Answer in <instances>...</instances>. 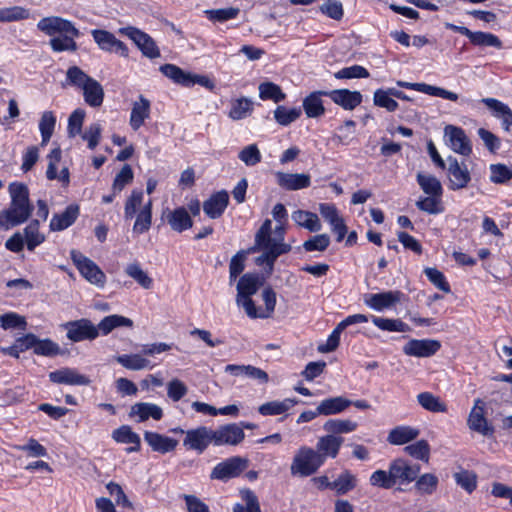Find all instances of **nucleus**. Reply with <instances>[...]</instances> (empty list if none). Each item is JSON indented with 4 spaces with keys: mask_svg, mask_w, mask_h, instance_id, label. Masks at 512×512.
Listing matches in <instances>:
<instances>
[{
    "mask_svg": "<svg viewBox=\"0 0 512 512\" xmlns=\"http://www.w3.org/2000/svg\"><path fill=\"white\" fill-rule=\"evenodd\" d=\"M49 379L53 383L65 385L87 386L91 383L86 375L80 374L76 369L69 367L50 372Z\"/></svg>",
    "mask_w": 512,
    "mask_h": 512,
    "instance_id": "4be33fe9",
    "label": "nucleus"
},
{
    "mask_svg": "<svg viewBox=\"0 0 512 512\" xmlns=\"http://www.w3.org/2000/svg\"><path fill=\"white\" fill-rule=\"evenodd\" d=\"M236 290V304L244 308L250 318L256 319V306L252 300L256 294V273L248 272L242 275L237 282Z\"/></svg>",
    "mask_w": 512,
    "mask_h": 512,
    "instance_id": "0eeeda50",
    "label": "nucleus"
},
{
    "mask_svg": "<svg viewBox=\"0 0 512 512\" xmlns=\"http://www.w3.org/2000/svg\"><path fill=\"white\" fill-rule=\"evenodd\" d=\"M258 97L263 101H271L278 104L285 100L286 94L279 85L270 81H264L258 85Z\"/></svg>",
    "mask_w": 512,
    "mask_h": 512,
    "instance_id": "58836bf2",
    "label": "nucleus"
},
{
    "mask_svg": "<svg viewBox=\"0 0 512 512\" xmlns=\"http://www.w3.org/2000/svg\"><path fill=\"white\" fill-rule=\"evenodd\" d=\"M469 40L475 46L502 48V41L499 37L488 32L472 31Z\"/></svg>",
    "mask_w": 512,
    "mask_h": 512,
    "instance_id": "6e6d98bb",
    "label": "nucleus"
},
{
    "mask_svg": "<svg viewBox=\"0 0 512 512\" xmlns=\"http://www.w3.org/2000/svg\"><path fill=\"white\" fill-rule=\"evenodd\" d=\"M324 463L315 449L301 446L295 453L290 472L293 476L308 477L316 473Z\"/></svg>",
    "mask_w": 512,
    "mask_h": 512,
    "instance_id": "423d86ee",
    "label": "nucleus"
},
{
    "mask_svg": "<svg viewBox=\"0 0 512 512\" xmlns=\"http://www.w3.org/2000/svg\"><path fill=\"white\" fill-rule=\"evenodd\" d=\"M118 32L131 39L144 56L150 59L160 56L159 48L152 37L147 33L133 26L122 27Z\"/></svg>",
    "mask_w": 512,
    "mask_h": 512,
    "instance_id": "9d476101",
    "label": "nucleus"
},
{
    "mask_svg": "<svg viewBox=\"0 0 512 512\" xmlns=\"http://www.w3.org/2000/svg\"><path fill=\"white\" fill-rule=\"evenodd\" d=\"M29 16V10L21 6L0 8V22L25 20L28 19Z\"/></svg>",
    "mask_w": 512,
    "mask_h": 512,
    "instance_id": "e2e57ef3",
    "label": "nucleus"
},
{
    "mask_svg": "<svg viewBox=\"0 0 512 512\" xmlns=\"http://www.w3.org/2000/svg\"><path fill=\"white\" fill-rule=\"evenodd\" d=\"M210 444H213L212 429L200 426L186 431L183 445L187 449L195 450L201 454Z\"/></svg>",
    "mask_w": 512,
    "mask_h": 512,
    "instance_id": "f3484780",
    "label": "nucleus"
},
{
    "mask_svg": "<svg viewBox=\"0 0 512 512\" xmlns=\"http://www.w3.org/2000/svg\"><path fill=\"white\" fill-rule=\"evenodd\" d=\"M403 296L404 294L399 290L369 294L365 298V304L376 311H383L394 307L402 300Z\"/></svg>",
    "mask_w": 512,
    "mask_h": 512,
    "instance_id": "412c9836",
    "label": "nucleus"
},
{
    "mask_svg": "<svg viewBox=\"0 0 512 512\" xmlns=\"http://www.w3.org/2000/svg\"><path fill=\"white\" fill-rule=\"evenodd\" d=\"M11 203L9 208L0 211V228L8 230L24 223L32 213L29 193L25 185L12 183L9 186Z\"/></svg>",
    "mask_w": 512,
    "mask_h": 512,
    "instance_id": "20e7f679",
    "label": "nucleus"
},
{
    "mask_svg": "<svg viewBox=\"0 0 512 512\" xmlns=\"http://www.w3.org/2000/svg\"><path fill=\"white\" fill-rule=\"evenodd\" d=\"M430 445L427 440L421 439L413 444L404 447V452L414 459L429 462L430 459Z\"/></svg>",
    "mask_w": 512,
    "mask_h": 512,
    "instance_id": "5fc2aeb1",
    "label": "nucleus"
},
{
    "mask_svg": "<svg viewBox=\"0 0 512 512\" xmlns=\"http://www.w3.org/2000/svg\"><path fill=\"white\" fill-rule=\"evenodd\" d=\"M66 80L69 85L81 89L86 104L90 107H100L104 100L102 85L86 74L78 66H71L66 72Z\"/></svg>",
    "mask_w": 512,
    "mask_h": 512,
    "instance_id": "39448f33",
    "label": "nucleus"
},
{
    "mask_svg": "<svg viewBox=\"0 0 512 512\" xmlns=\"http://www.w3.org/2000/svg\"><path fill=\"white\" fill-rule=\"evenodd\" d=\"M79 215V206L71 204L62 213L54 214L50 221L52 231H62L70 227Z\"/></svg>",
    "mask_w": 512,
    "mask_h": 512,
    "instance_id": "473e14b6",
    "label": "nucleus"
},
{
    "mask_svg": "<svg viewBox=\"0 0 512 512\" xmlns=\"http://www.w3.org/2000/svg\"><path fill=\"white\" fill-rule=\"evenodd\" d=\"M417 401L419 405L433 413H445L447 412V405L441 401L438 396H435L431 392H422L417 395Z\"/></svg>",
    "mask_w": 512,
    "mask_h": 512,
    "instance_id": "37998d69",
    "label": "nucleus"
},
{
    "mask_svg": "<svg viewBox=\"0 0 512 512\" xmlns=\"http://www.w3.org/2000/svg\"><path fill=\"white\" fill-rule=\"evenodd\" d=\"M247 468L245 458L235 456L218 463L211 472L212 479L228 480L237 477Z\"/></svg>",
    "mask_w": 512,
    "mask_h": 512,
    "instance_id": "4468645a",
    "label": "nucleus"
},
{
    "mask_svg": "<svg viewBox=\"0 0 512 512\" xmlns=\"http://www.w3.org/2000/svg\"><path fill=\"white\" fill-rule=\"evenodd\" d=\"M441 197L442 196L428 195L427 197L420 198L416 202V206L419 210L428 214H440L444 211Z\"/></svg>",
    "mask_w": 512,
    "mask_h": 512,
    "instance_id": "bf43d9fd",
    "label": "nucleus"
},
{
    "mask_svg": "<svg viewBox=\"0 0 512 512\" xmlns=\"http://www.w3.org/2000/svg\"><path fill=\"white\" fill-rule=\"evenodd\" d=\"M482 102L492 111L493 116L501 119L505 131L512 128V110L503 102L495 98H483Z\"/></svg>",
    "mask_w": 512,
    "mask_h": 512,
    "instance_id": "7c9ffc66",
    "label": "nucleus"
},
{
    "mask_svg": "<svg viewBox=\"0 0 512 512\" xmlns=\"http://www.w3.org/2000/svg\"><path fill=\"white\" fill-rule=\"evenodd\" d=\"M372 323L383 331L389 332H410L411 328L408 324L400 319H389L373 316Z\"/></svg>",
    "mask_w": 512,
    "mask_h": 512,
    "instance_id": "864d4df0",
    "label": "nucleus"
},
{
    "mask_svg": "<svg viewBox=\"0 0 512 512\" xmlns=\"http://www.w3.org/2000/svg\"><path fill=\"white\" fill-rule=\"evenodd\" d=\"M91 35L102 51L115 53L124 58L129 56V49L126 44L117 39L113 33L107 30L94 29L91 31Z\"/></svg>",
    "mask_w": 512,
    "mask_h": 512,
    "instance_id": "f8f14e48",
    "label": "nucleus"
},
{
    "mask_svg": "<svg viewBox=\"0 0 512 512\" xmlns=\"http://www.w3.org/2000/svg\"><path fill=\"white\" fill-rule=\"evenodd\" d=\"M318 209L323 219L331 226V230L337 234V241L341 242L348 229L337 207L332 203H320Z\"/></svg>",
    "mask_w": 512,
    "mask_h": 512,
    "instance_id": "6ab92c4d",
    "label": "nucleus"
},
{
    "mask_svg": "<svg viewBox=\"0 0 512 512\" xmlns=\"http://www.w3.org/2000/svg\"><path fill=\"white\" fill-rule=\"evenodd\" d=\"M253 427V424L244 422L220 426L218 429L212 430L213 444L216 446L237 445L244 439L243 428L252 429Z\"/></svg>",
    "mask_w": 512,
    "mask_h": 512,
    "instance_id": "1a4fd4ad",
    "label": "nucleus"
},
{
    "mask_svg": "<svg viewBox=\"0 0 512 512\" xmlns=\"http://www.w3.org/2000/svg\"><path fill=\"white\" fill-rule=\"evenodd\" d=\"M152 222V200L149 199L147 203L143 205L137 214L136 221L133 226L134 233L143 234L148 231L151 227Z\"/></svg>",
    "mask_w": 512,
    "mask_h": 512,
    "instance_id": "de8ad7c7",
    "label": "nucleus"
},
{
    "mask_svg": "<svg viewBox=\"0 0 512 512\" xmlns=\"http://www.w3.org/2000/svg\"><path fill=\"white\" fill-rule=\"evenodd\" d=\"M374 105L385 108L389 112H394L398 109L399 105L389 93L388 89H377L373 95Z\"/></svg>",
    "mask_w": 512,
    "mask_h": 512,
    "instance_id": "69168bd1",
    "label": "nucleus"
},
{
    "mask_svg": "<svg viewBox=\"0 0 512 512\" xmlns=\"http://www.w3.org/2000/svg\"><path fill=\"white\" fill-rule=\"evenodd\" d=\"M445 137L448 140L450 148L463 156H469L472 153V146L464 130L460 127L447 125L444 129Z\"/></svg>",
    "mask_w": 512,
    "mask_h": 512,
    "instance_id": "aec40b11",
    "label": "nucleus"
},
{
    "mask_svg": "<svg viewBox=\"0 0 512 512\" xmlns=\"http://www.w3.org/2000/svg\"><path fill=\"white\" fill-rule=\"evenodd\" d=\"M394 484H409L416 480L420 472L419 464H412L406 459L397 458L389 464Z\"/></svg>",
    "mask_w": 512,
    "mask_h": 512,
    "instance_id": "ddd939ff",
    "label": "nucleus"
},
{
    "mask_svg": "<svg viewBox=\"0 0 512 512\" xmlns=\"http://www.w3.org/2000/svg\"><path fill=\"white\" fill-rule=\"evenodd\" d=\"M62 156L61 149L59 147L54 148L48 154V167L46 171V177L49 180L58 179L63 186H68L70 183V174L67 167H63L59 174H57V164L60 162Z\"/></svg>",
    "mask_w": 512,
    "mask_h": 512,
    "instance_id": "cd10ccee",
    "label": "nucleus"
},
{
    "mask_svg": "<svg viewBox=\"0 0 512 512\" xmlns=\"http://www.w3.org/2000/svg\"><path fill=\"white\" fill-rule=\"evenodd\" d=\"M368 317L364 314H354L342 320L329 335L325 344L319 345L318 350L321 353H329L337 349L340 343V335L343 330L353 324L365 323Z\"/></svg>",
    "mask_w": 512,
    "mask_h": 512,
    "instance_id": "dca6fc26",
    "label": "nucleus"
},
{
    "mask_svg": "<svg viewBox=\"0 0 512 512\" xmlns=\"http://www.w3.org/2000/svg\"><path fill=\"white\" fill-rule=\"evenodd\" d=\"M453 477L457 485L468 493H472L477 487V475L473 471L461 470L455 472Z\"/></svg>",
    "mask_w": 512,
    "mask_h": 512,
    "instance_id": "680f3d73",
    "label": "nucleus"
},
{
    "mask_svg": "<svg viewBox=\"0 0 512 512\" xmlns=\"http://www.w3.org/2000/svg\"><path fill=\"white\" fill-rule=\"evenodd\" d=\"M419 434L420 430L415 427L400 425L389 431L387 441L392 445H404L417 439Z\"/></svg>",
    "mask_w": 512,
    "mask_h": 512,
    "instance_id": "72a5a7b5",
    "label": "nucleus"
},
{
    "mask_svg": "<svg viewBox=\"0 0 512 512\" xmlns=\"http://www.w3.org/2000/svg\"><path fill=\"white\" fill-rule=\"evenodd\" d=\"M292 220L300 227L310 232H318L322 225L317 214L306 210H295L291 215Z\"/></svg>",
    "mask_w": 512,
    "mask_h": 512,
    "instance_id": "4c0bfd02",
    "label": "nucleus"
},
{
    "mask_svg": "<svg viewBox=\"0 0 512 512\" xmlns=\"http://www.w3.org/2000/svg\"><path fill=\"white\" fill-rule=\"evenodd\" d=\"M300 108H287L278 105L274 110V119L281 126H288L301 116Z\"/></svg>",
    "mask_w": 512,
    "mask_h": 512,
    "instance_id": "13d9d810",
    "label": "nucleus"
},
{
    "mask_svg": "<svg viewBox=\"0 0 512 512\" xmlns=\"http://www.w3.org/2000/svg\"><path fill=\"white\" fill-rule=\"evenodd\" d=\"M115 359L124 368L133 371H139L153 367L151 362L144 358L141 354H123L117 356Z\"/></svg>",
    "mask_w": 512,
    "mask_h": 512,
    "instance_id": "c03bdc74",
    "label": "nucleus"
},
{
    "mask_svg": "<svg viewBox=\"0 0 512 512\" xmlns=\"http://www.w3.org/2000/svg\"><path fill=\"white\" fill-rule=\"evenodd\" d=\"M441 348V343L435 339H411L403 346V352L407 356L431 357Z\"/></svg>",
    "mask_w": 512,
    "mask_h": 512,
    "instance_id": "a211bd4d",
    "label": "nucleus"
},
{
    "mask_svg": "<svg viewBox=\"0 0 512 512\" xmlns=\"http://www.w3.org/2000/svg\"><path fill=\"white\" fill-rule=\"evenodd\" d=\"M449 188L453 191L467 187L471 181V175L464 161L459 162L454 157H448Z\"/></svg>",
    "mask_w": 512,
    "mask_h": 512,
    "instance_id": "2eb2a0df",
    "label": "nucleus"
},
{
    "mask_svg": "<svg viewBox=\"0 0 512 512\" xmlns=\"http://www.w3.org/2000/svg\"><path fill=\"white\" fill-rule=\"evenodd\" d=\"M397 85L401 88L413 89L415 91H418V92H421V93H424V94H427L430 96L440 97V98L447 99V100L454 101V102L457 101L459 98L458 94H456L454 92L448 91L441 87L429 85L426 83H410V82H405V81L399 80V81H397Z\"/></svg>",
    "mask_w": 512,
    "mask_h": 512,
    "instance_id": "bb28decb",
    "label": "nucleus"
},
{
    "mask_svg": "<svg viewBox=\"0 0 512 512\" xmlns=\"http://www.w3.org/2000/svg\"><path fill=\"white\" fill-rule=\"evenodd\" d=\"M144 440L152 451L161 454L174 451L178 445V441L176 439L152 431L144 432Z\"/></svg>",
    "mask_w": 512,
    "mask_h": 512,
    "instance_id": "a878e982",
    "label": "nucleus"
},
{
    "mask_svg": "<svg viewBox=\"0 0 512 512\" xmlns=\"http://www.w3.org/2000/svg\"><path fill=\"white\" fill-rule=\"evenodd\" d=\"M275 176L277 184L288 191L304 189L311 185L309 174L277 172Z\"/></svg>",
    "mask_w": 512,
    "mask_h": 512,
    "instance_id": "b1692460",
    "label": "nucleus"
},
{
    "mask_svg": "<svg viewBox=\"0 0 512 512\" xmlns=\"http://www.w3.org/2000/svg\"><path fill=\"white\" fill-rule=\"evenodd\" d=\"M490 172V180L495 184H504L512 178V168L504 164H491Z\"/></svg>",
    "mask_w": 512,
    "mask_h": 512,
    "instance_id": "774afa93",
    "label": "nucleus"
},
{
    "mask_svg": "<svg viewBox=\"0 0 512 512\" xmlns=\"http://www.w3.org/2000/svg\"><path fill=\"white\" fill-rule=\"evenodd\" d=\"M256 252V245L249 247L248 249H242L232 256L229 263V270L232 274H241L245 269V262L249 254Z\"/></svg>",
    "mask_w": 512,
    "mask_h": 512,
    "instance_id": "0e129e2a",
    "label": "nucleus"
},
{
    "mask_svg": "<svg viewBox=\"0 0 512 512\" xmlns=\"http://www.w3.org/2000/svg\"><path fill=\"white\" fill-rule=\"evenodd\" d=\"M125 273L133 278L144 289H150L153 285L152 278L140 267L138 263H131L125 268Z\"/></svg>",
    "mask_w": 512,
    "mask_h": 512,
    "instance_id": "052dcab7",
    "label": "nucleus"
},
{
    "mask_svg": "<svg viewBox=\"0 0 512 512\" xmlns=\"http://www.w3.org/2000/svg\"><path fill=\"white\" fill-rule=\"evenodd\" d=\"M24 239L27 245V249L33 251L37 246L45 241V236L39 232V222L37 220L32 221L24 229Z\"/></svg>",
    "mask_w": 512,
    "mask_h": 512,
    "instance_id": "4d7b16f0",
    "label": "nucleus"
},
{
    "mask_svg": "<svg viewBox=\"0 0 512 512\" xmlns=\"http://www.w3.org/2000/svg\"><path fill=\"white\" fill-rule=\"evenodd\" d=\"M263 306H258V318H270L275 310L277 296L271 287H265L261 293Z\"/></svg>",
    "mask_w": 512,
    "mask_h": 512,
    "instance_id": "8fccbe9b",
    "label": "nucleus"
},
{
    "mask_svg": "<svg viewBox=\"0 0 512 512\" xmlns=\"http://www.w3.org/2000/svg\"><path fill=\"white\" fill-rule=\"evenodd\" d=\"M161 73L172 80L174 83L190 87L191 86V77L189 72H185L180 67L174 64H164L160 66Z\"/></svg>",
    "mask_w": 512,
    "mask_h": 512,
    "instance_id": "79ce46f5",
    "label": "nucleus"
},
{
    "mask_svg": "<svg viewBox=\"0 0 512 512\" xmlns=\"http://www.w3.org/2000/svg\"><path fill=\"white\" fill-rule=\"evenodd\" d=\"M417 183L427 195L442 196L443 194L441 182L433 175L419 172L417 174Z\"/></svg>",
    "mask_w": 512,
    "mask_h": 512,
    "instance_id": "09e8293b",
    "label": "nucleus"
},
{
    "mask_svg": "<svg viewBox=\"0 0 512 512\" xmlns=\"http://www.w3.org/2000/svg\"><path fill=\"white\" fill-rule=\"evenodd\" d=\"M130 416H138V422H144L149 418L160 420L163 417V410L156 404L140 402L131 407Z\"/></svg>",
    "mask_w": 512,
    "mask_h": 512,
    "instance_id": "f704fd0d",
    "label": "nucleus"
},
{
    "mask_svg": "<svg viewBox=\"0 0 512 512\" xmlns=\"http://www.w3.org/2000/svg\"><path fill=\"white\" fill-rule=\"evenodd\" d=\"M357 485V478L349 470H344L334 481L333 491L337 495H345Z\"/></svg>",
    "mask_w": 512,
    "mask_h": 512,
    "instance_id": "3c124183",
    "label": "nucleus"
},
{
    "mask_svg": "<svg viewBox=\"0 0 512 512\" xmlns=\"http://www.w3.org/2000/svg\"><path fill=\"white\" fill-rule=\"evenodd\" d=\"M67 338L72 342L95 340L100 334L106 336L118 327H133V321L122 315L112 314L104 317L96 326L87 318L69 321L62 325Z\"/></svg>",
    "mask_w": 512,
    "mask_h": 512,
    "instance_id": "f03ea898",
    "label": "nucleus"
},
{
    "mask_svg": "<svg viewBox=\"0 0 512 512\" xmlns=\"http://www.w3.org/2000/svg\"><path fill=\"white\" fill-rule=\"evenodd\" d=\"M351 404V400L342 396L327 398L319 403L318 413L325 416L339 414L346 410Z\"/></svg>",
    "mask_w": 512,
    "mask_h": 512,
    "instance_id": "e433bc0d",
    "label": "nucleus"
},
{
    "mask_svg": "<svg viewBox=\"0 0 512 512\" xmlns=\"http://www.w3.org/2000/svg\"><path fill=\"white\" fill-rule=\"evenodd\" d=\"M467 425L471 431L477 432L482 436H493L494 427L485 417V402L483 400H475L467 419Z\"/></svg>",
    "mask_w": 512,
    "mask_h": 512,
    "instance_id": "9b49d317",
    "label": "nucleus"
},
{
    "mask_svg": "<svg viewBox=\"0 0 512 512\" xmlns=\"http://www.w3.org/2000/svg\"><path fill=\"white\" fill-rule=\"evenodd\" d=\"M439 485L438 477L433 473H424L417 476L415 488L422 495H432L436 492Z\"/></svg>",
    "mask_w": 512,
    "mask_h": 512,
    "instance_id": "603ef678",
    "label": "nucleus"
},
{
    "mask_svg": "<svg viewBox=\"0 0 512 512\" xmlns=\"http://www.w3.org/2000/svg\"><path fill=\"white\" fill-rule=\"evenodd\" d=\"M37 28L51 37L49 45L54 52L78 49L75 39L80 36V31L71 21L58 16L44 17L37 23Z\"/></svg>",
    "mask_w": 512,
    "mask_h": 512,
    "instance_id": "7ed1b4c3",
    "label": "nucleus"
},
{
    "mask_svg": "<svg viewBox=\"0 0 512 512\" xmlns=\"http://www.w3.org/2000/svg\"><path fill=\"white\" fill-rule=\"evenodd\" d=\"M343 442V437L327 434L318 438L315 451L321 455L322 462L325 463L327 458L334 459L338 456Z\"/></svg>",
    "mask_w": 512,
    "mask_h": 512,
    "instance_id": "393cba45",
    "label": "nucleus"
},
{
    "mask_svg": "<svg viewBox=\"0 0 512 512\" xmlns=\"http://www.w3.org/2000/svg\"><path fill=\"white\" fill-rule=\"evenodd\" d=\"M228 202L229 195L227 191L221 190L211 195L209 199L204 201L203 210L208 217L216 219L224 213Z\"/></svg>",
    "mask_w": 512,
    "mask_h": 512,
    "instance_id": "c85d7f7f",
    "label": "nucleus"
},
{
    "mask_svg": "<svg viewBox=\"0 0 512 512\" xmlns=\"http://www.w3.org/2000/svg\"><path fill=\"white\" fill-rule=\"evenodd\" d=\"M112 438L118 443L133 444V446L126 449L128 453L138 452L140 450V437L128 425H123L114 430L112 433Z\"/></svg>",
    "mask_w": 512,
    "mask_h": 512,
    "instance_id": "c9c22d12",
    "label": "nucleus"
},
{
    "mask_svg": "<svg viewBox=\"0 0 512 512\" xmlns=\"http://www.w3.org/2000/svg\"><path fill=\"white\" fill-rule=\"evenodd\" d=\"M323 94L345 110H353L362 102V94L359 91L336 89L323 92Z\"/></svg>",
    "mask_w": 512,
    "mask_h": 512,
    "instance_id": "5701e85b",
    "label": "nucleus"
},
{
    "mask_svg": "<svg viewBox=\"0 0 512 512\" xmlns=\"http://www.w3.org/2000/svg\"><path fill=\"white\" fill-rule=\"evenodd\" d=\"M358 427L357 422L350 419H329L324 425L323 429L329 435L340 436L341 434H348L354 432Z\"/></svg>",
    "mask_w": 512,
    "mask_h": 512,
    "instance_id": "ea45409f",
    "label": "nucleus"
},
{
    "mask_svg": "<svg viewBox=\"0 0 512 512\" xmlns=\"http://www.w3.org/2000/svg\"><path fill=\"white\" fill-rule=\"evenodd\" d=\"M150 117V101L140 95L139 100L133 103L129 124L134 131H137Z\"/></svg>",
    "mask_w": 512,
    "mask_h": 512,
    "instance_id": "2f4dec72",
    "label": "nucleus"
},
{
    "mask_svg": "<svg viewBox=\"0 0 512 512\" xmlns=\"http://www.w3.org/2000/svg\"><path fill=\"white\" fill-rule=\"evenodd\" d=\"M166 219L171 229L179 233L193 226V220L185 207H178L171 211L168 210Z\"/></svg>",
    "mask_w": 512,
    "mask_h": 512,
    "instance_id": "c756f323",
    "label": "nucleus"
},
{
    "mask_svg": "<svg viewBox=\"0 0 512 512\" xmlns=\"http://www.w3.org/2000/svg\"><path fill=\"white\" fill-rule=\"evenodd\" d=\"M298 403V400L286 398L283 401H271L258 407V412L262 415H280L291 409Z\"/></svg>",
    "mask_w": 512,
    "mask_h": 512,
    "instance_id": "a18cd8bd",
    "label": "nucleus"
},
{
    "mask_svg": "<svg viewBox=\"0 0 512 512\" xmlns=\"http://www.w3.org/2000/svg\"><path fill=\"white\" fill-rule=\"evenodd\" d=\"M85 110L78 108L75 109L68 118L67 132L70 138L81 134L82 126L85 118Z\"/></svg>",
    "mask_w": 512,
    "mask_h": 512,
    "instance_id": "338daca9",
    "label": "nucleus"
},
{
    "mask_svg": "<svg viewBox=\"0 0 512 512\" xmlns=\"http://www.w3.org/2000/svg\"><path fill=\"white\" fill-rule=\"evenodd\" d=\"M56 125V116L52 111L42 113L39 121V130L41 133V146H46L50 141Z\"/></svg>",
    "mask_w": 512,
    "mask_h": 512,
    "instance_id": "49530a36",
    "label": "nucleus"
},
{
    "mask_svg": "<svg viewBox=\"0 0 512 512\" xmlns=\"http://www.w3.org/2000/svg\"><path fill=\"white\" fill-rule=\"evenodd\" d=\"M71 258L81 275L87 281L99 287L105 285L106 275L95 262L76 250L71 251Z\"/></svg>",
    "mask_w": 512,
    "mask_h": 512,
    "instance_id": "6e6552de",
    "label": "nucleus"
},
{
    "mask_svg": "<svg viewBox=\"0 0 512 512\" xmlns=\"http://www.w3.org/2000/svg\"><path fill=\"white\" fill-rule=\"evenodd\" d=\"M323 92H312L303 100V109L309 118H317L324 114L325 108L321 100Z\"/></svg>",
    "mask_w": 512,
    "mask_h": 512,
    "instance_id": "a19ab883",
    "label": "nucleus"
},
{
    "mask_svg": "<svg viewBox=\"0 0 512 512\" xmlns=\"http://www.w3.org/2000/svg\"><path fill=\"white\" fill-rule=\"evenodd\" d=\"M276 222L272 227L271 219H265L258 228V266H261L262 279L273 273L276 260L291 252L292 245L285 241L288 213L282 203H277L272 211Z\"/></svg>",
    "mask_w": 512,
    "mask_h": 512,
    "instance_id": "f257e3e1",
    "label": "nucleus"
}]
</instances>
